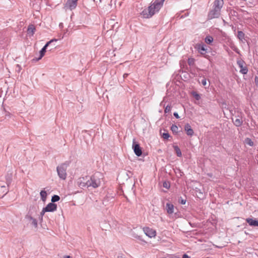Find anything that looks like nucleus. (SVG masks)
Masks as SVG:
<instances>
[{
  "label": "nucleus",
  "instance_id": "obj_24",
  "mask_svg": "<svg viewBox=\"0 0 258 258\" xmlns=\"http://www.w3.org/2000/svg\"><path fill=\"white\" fill-rule=\"evenodd\" d=\"M233 122L236 126H240L242 123V121L240 119L236 118L233 121Z\"/></svg>",
  "mask_w": 258,
  "mask_h": 258
},
{
  "label": "nucleus",
  "instance_id": "obj_9",
  "mask_svg": "<svg viewBox=\"0 0 258 258\" xmlns=\"http://www.w3.org/2000/svg\"><path fill=\"white\" fill-rule=\"evenodd\" d=\"M143 231L145 234L148 237L152 238L156 236V231L149 227H144Z\"/></svg>",
  "mask_w": 258,
  "mask_h": 258
},
{
  "label": "nucleus",
  "instance_id": "obj_32",
  "mask_svg": "<svg viewBox=\"0 0 258 258\" xmlns=\"http://www.w3.org/2000/svg\"><path fill=\"white\" fill-rule=\"evenodd\" d=\"M188 63L189 66H192L194 63V59H188Z\"/></svg>",
  "mask_w": 258,
  "mask_h": 258
},
{
  "label": "nucleus",
  "instance_id": "obj_4",
  "mask_svg": "<svg viewBox=\"0 0 258 258\" xmlns=\"http://www.w3.org/2000/svg\"><path fill=\"white\" fill-rule=\"evenodd\" d=\"M89 176H88L80 177L78 179L77 184L79 187L81 188L84 187H89Z\"/></svg>",
  "mask_w": 258,
  "mask_h": 258
},
{
  "label": "nucleus",
  "instance_id": "obj_33",
  "mask_svg": "<svg viewBox=\"0 0 258 258\" xmlns=\"http://www.w3.org/2000/svg\"><path fill=\"white\" fill-rule=\"evenodd\" d=\"M45 212H47V211H45V208H44L42 209V211L40 212V216H41V219H42V217Z\"/></svg>",
  "mask_w": 258,
  "mask_h": 258
},
{
  "label": "nucleus",
  "instance_id": "obj_30",
  "mask_svg": "<svg viewBox=\"0 0 258 258\" xmlns=\"http://www.w3.org/2000/svg\"><path fill=\"white\" fill-rule=\"evenodd\" d=\"M171 106L169 105H167L164 109V112L165 113L169 112L170 111Z\"/></svg>",
  "mask_w": 258,
  "mask_h": 258
},
{
  "label": "nucleus",
  "instance_id": "obj_18",
  "mask_svg": "<svg viewBox=\"0 0 258 258\" xmlns=\"http://www.w3.org/2000/svg\"><path fill=\"white\" fill-rule=\"evenodd\" d=\"M184 130L186 132V134L188 136H191L193 135L194 132L193 130L191 128L190 125H189V124L187 123L185 125Z\"/></svg>",
  "mask_w": 258,
  "mask_h": 258
},
{
  "label": "nucleus",
  "instance_id": "obj_41",
  "mask_svg": "<svg viewBox=\"0 0 258 258\" xmlns=\"http://www.w3.org/2000/svg\"><path fill=\"white\" fill-rule=\"evenodd\" d=\"M128 76V74H124L123 75V78H126Z\"/></svg>",
  "mask_w": 258,
  "mask_h": 258
},
{
  "label": "nucleus",
  "instance_id": "obj_17",
  "mask_svg": "<svg viewBox=\"0 0 258 258\" xmlns=\"http://www.w3.org/2000/svg\"><path fill=\"white\" fill-rule=\"evenodd\" d=\"M246 221L251 226H258V220L252 218L246 219Z\"/></svg>",
  "mask_w": 258,
  "mask_h": 258
},
{
  "label": "nucleus",
  "instance_id": "obj_31",
  "mask_svg": "<svg viewBox=\"0 0 258 258\" xmlns=\"http://www.w3.org/2000/svg\"><path fill=\"white\" fill-rule=\"evenodd\" d=\"M12 175H8L7 176V182L8 184L11 182Z\"/></svg>",
  "mask_w": 258,
  "mask_h": 258
},
{
  "label": "nucleus",
  "instance_id": "obj_44",
  "mask_svg": "<svg viewBox=\"0 0 258 258\" xmlns=\"http://www.w3.org/2000/svg\"><path fill=\"white\" fill-rule=\"evenodd\" d=\"M236 52L237 53H239L238 51H237V50H236Z\"/></svg>",
  "mask_w": 258,
  "mask_h": 258
},
{
  "label": "nucleus",
  "instance_id": "obj_5",
  "mask_svg": "<svg viewBox=\"0 0 258 258\" xmlns=\"http://www.w3.org/2000/svg\"><path fill=\"white\" fill-rule=\"evenodd\" d=\"M57 41L56 39H53L47 42L46 44L43 46V47L40 51V56L39 57L36 59V60H40L45 54V53L46 51V49L48 46L50 45L51 43H53Z\"/></svg>",
  "mask_w": 258,
  "mask_h": 258
},
{
  "label": "nucleus",
  "instance_id": "obj_38",
  "mask_svg": "<svg viewBox=\"0 0 258 258\" xmlns=\"http://www.w3.org/2000/svg\"><path fill=\"white\" fill-rule=\"evenodd\" d=\"M163 186L164 187L166 188H168L169 187V186L168 185V183H166V182H164L163 183Z\"/></svg>",
  "mask_w": 258,
  "mask_h": 258
},
{
  "label": "nucleus",
  "instance_id": "obj_35",
  "mask_svg": "<svg viewBox=\"0 0 258 258\" xmlns=\"http://www.w3.org/2000/svg\"><path fill=\"white\" fill-rule=\"evenodd\" d=\"M179 202L182 205H184L186 203V200L181 198V200H179Z\"/></svg>",
  "mask_w": 258,
  "mask_h": 258
},
{
  "label": "nucleus",
  "instance_id": "obj_11",
  "mask_svg": "<svg viewBox=\"0 0 258 258\" xmlns=\"http://www.w3.org/2000/svg\"><path fill=\"white\" fill-rule=\"evenodd\" d=\"M196 48H197L199 52L202 55H204L207 53V46L204 44H197Z\"/></svg>",
  "mask_w": 258,
  "mask_h": 258
},
{
  "label": "nucleus",
  "instance_id": "obj_6",
  "mask_svg": "<svg viewBox=\"0 0 258 258\" xmlns=\"http://www.w3.org/2000/svg\"><path fill=\"white\" fill-rule=\"evenodd\" d=\"M221 10L213 8V9L211 10L208 15V17L209 19H212L214 18H218L220 15Z\"/></svg>",
  "mask_w": 258,
  "mask_h": 258
},
{
  "label": "nucleus",
  "instance_id": "obj_19",
  "mask_svg": "<svg viewBox=\"0 0 258 258\" xmlns=\"http://www.w3.org/2000/svg\"><path fill=\"white\" fill-rule=\"evenodd\" d=\"M41 199L42 201L45 202L46 201V198H47V193L46 191L42 190L40 191V193Z\"/></svg>",
  "mask_w": 258,
  "mask_h": 258
},
{
  "label": "nucleus",
  "instance_id": "obj_16",
  "mask_svg": "<svg viewBox=\"0 0 258 258\" xmlns=\"http://www.w3.org/2000/svg\"><path fill=\"white\" fill-rule=\"evenodd\" d=\"M224 4L223 0H215L213 8L221 9Z\"/></svg>",
  "mask_w": 258,
  "mask_h": 258
},
{
  "label": "nucleus",
  "instance_id": "obj_43",
  "mask_svg": "<svg viewBox=\"0 0 258 258\" xmlns=\"http://www.w3.org/2000/svg\"><path fill=\"white\" fill-rule=\"evenodd\" d=\"M17 67L19 68H18V70H19V71H20V68H21L19 64H17Z\"/></svg>",
  "mask_w": 258,
  "mask_h": 258
},
{
  "label": "nucleus",
  "instance_id": "obj_15",
  "mask_svg": "<svg viewBox=\"0 0 258 258\" xmlns=\"http://www.w3.org/2000/svg\"><path fill=\"white\" fill-rule=\"evenodd\" d=\"M165 210L168 214L171 215L174 213V206L170 202L167 203L165 206Z\"/></svg>",
  "mask_w": 258,
  "mask_h": 258
},
{
  "label": "nucleus",
  "instance_id": "obj_28",
  "mask_svg": "<svg viewBox=\"0 0 258 258\" xmlns=\"http://www.w3.org/2000/svg\"><path fill=\"white\" fill-rule=\"evenodd\" d=\"M192 95L197 100H199L201 99L200 95L196 92H192Z\"/></svg>",
  "mask_w": 258,
  "mask_h": 258
},
{
  "label": "nucleus",
  "instance_id": "obj_20",
  "mask_svg": "<svg viewBox=\"0 0 258 258\" xmlns=\"http://www.w3.org/2000/svg\"><path fill=\"white\" fill-rule=\"evenodd\" d=\"M175 152L178 157H181L182 155L180 149L177 146H174L173 147Z\"/></svg>",
  "mask_w": 258,
  "mask_h": 258
},
{
  "label": "nucleus",
  "instance_id": "obj_22",
  "mask_svg": "<svg viewBox=\"0 0 258 258\" xmlns=\"http://www.w3.org/2000/svg\"><path fill=\"white\" fill-rule=\"evenodd\" d=\"M35 30V29L33 25L29 26L27 30L28 34H31L33 35L34 33Z\"/></svg>",
  "mask_w": 258,
  "mask_h": 258
},
{
  "label": "nucleus",
  "instance_id": "obj_27",
  "mask_svg": "<svg viewBox=\"0 0 258 258\" xmlns=\"http://www.w3.org/2000/svg\"><path fill=\"white\" fill-rule=\"evenodd\" d=\"M245 142L247 145H248L250 146H252L253 145V142L249 138H246L245 140Z\"/></svg>",
  "mask_w": 258,
  "mask_h": 258
},
{
  "label": "nucleus",
  "instance_id": "obj_29",
  "mask_svg": "<svg viewBox=\"0 0 258 258\" xmlns=\"http://www.w3.org/2000/svg\"><path fill=\"white\" fill-rule=\"evenodd\" d=\"M170 135L168 133H164L162 134V138L164 139H168Z\"/></svg>",
  "mask_w": 258,
  "mask_h": 258
},
{
  "label": "nucleus",
  "instance_id": "obj_14",
  "mask_svg": "<svg viewBox=\"0 0 258 258\" xmlns=\"http://www.w3.org/2000/svg\"><path fill=\"white\" fill-rule=\"evenodd\" d=\"M57 205L56 204L50 203H49L45 207V211L47 212H54L56 210Z\"/></svg>",
  "mask_w": 258,
  "mask_h": 258
},
{
  "label": "nucleus",
  "instance_id": "obj_42",
  "mask_svg": "<svg viewBox=\"0 0 258 258\" xmlns=\"http://www.w3.org/2000/svg\"><path fill=\"white\" fill-rule=\"evenodd\" d=\"M63 258H71V257L69 255H66L63 257Z\"/></svg>",
  "mask_w": 258,
  "mask_h": 258
},
{
  "label": "nucleus",
  "instance_id": "obj_23",
  "mask_svg": "<svg viewBox=\"0 0 258 258\" xmlns=\"http://www.w3.org/2000/svg\"><path fill=\"white\" fill-rule=\"evenodd\" d=\"M205 41L207 44H210L213 41V38L211 36H207L205 39Z\"/></svg>",
  "mask_w": 258,
  "mask_h": 258
},
{
  "label": "nucleus",
  "instance_id": "obj_39",
  "mask_svg": "<svg viewBox=\"0 0 258 258\" xmlns=\"http://www.w3.org/2000/svg\"><path fill=\"white\" fill-rule=\"evenodd\" d=\"M182 258H190L187 254H184L182 256Z\"/></svg>",
  "mask_w": 258,
  "mask_h": 258
},
{
  "label": "nucleus",
  "instance_id": "obj_7",
  "mask_svg": "<svg viewBox=\"0 0 258 258\" xmlns=\"http://www.w3.org/2000/svg\"><path fill=\"white\" fill-rule=\"evenodd\" d=\"M237 63L239 67L240 68L239 72L243 75L246 74L247 73L248 70L247 67L244 65V61L241 59L238 60L237 61Z\"/></svg>",
  "mask_w": 258,
  "mask_h": 258
},
{
  "label": "nucleus",
  "instance_id": "obj_21",
  "mask_svg": "<svg viewBox=\"0 0 258 258\" xmlns=\"http://www.w3.org/2000/svg\"><path fill=\"white\" fill-rule=\"evenodd\" d=\"M244 33L241 31H238L237 32V37L240 40L242 41L244 39Z\"/></svg>",
  "mask_w": 258,
  "mask_h": 258
},
{
  "label": "nucleus",
  "instance_id": "obj_10",
  "mask_svg": "<svg viewBox=\"0 0 258 258\" xmlns=\"http://www.w3.org/2000/svg\"><path fill=\"white\" fill-rule=\"evenodd\" d=\"M77 1L78 0H68L66 4V7L71 10L75 9L77 5Z\"/></svg>",
  "mask_w": 258,
  "mask_h": 258
},
{
  "label": "nucleus",
  "instance_id": "obj_40",
  "mask_svg": "<svg viewBox=\"0 0 258 258\" xmlns=\"http://www.w3.org/2000/svg\"><path fill=\"white\" fill-rule=\"evenodd\" d=\"M50 45H52V48H51L50 50H51V49H53L54 48H55V44H53L52 43H51Z\"/></svg>",
  "mask_w": 258,
  "mask_h": 258
},
{
  "label": "nucleus",
  "instance_id": "obj_3",
  "mask_svg": "<svg viewBox=\"0 0 258 258\" xmlns=\"http://www.w3.org/2000/svg\"><path fill=\"white\" fill-rule=\"evenodd\" d=\"M67 165L66 163H62L56 167V171L59 178L65 180L67 178Z\"/></svg>",
  "mask_w": 258,
  "mask_h": 258
},
{
  "label": "nucleus",
  "instance_id": "obj_13",
  "mask_svg": "<svg viewBox=\"0 0 258 258\" xmlns=\"http://www.w3.org/2000/svg\"><path fill=\"white\" fill-rule=\"evenodd\" d=\"M26 215L36 216L37 215V208L34 206H30Z\"/></svg>",
  "mask_w": 258,
  "mask_h": 258
},
{
  "label": "nucleus",
  "instance_id": "obj_1",
  "mask_svg": "<svg viewBox=\"0 0 258 258\" xmlns=\"http://www.w3.org/2000/svg\"><path fill=\"white\" fill-rule=\"evenodd\" d=\"M165 0H156L155 2L148 7L147 9H144L141 13V15L144 18H150L152 17L156 13L159 11L163 6Z\"/></svg>",
  "mask_w": 258,
  "mask_h": 258
},
{
  "label": "nucleus",
  "instance_id": "obj_2",
  "mask_svg": "<svg viewBox=\"0 0 258 258\" xmlns=\"http://www.w3.org/2000/svg\"><path fill=\"white\" fill-rule=\"evenodd\" d=\"M103 175L99 172L95 173L89 176V187H92L94 188L99 187L102 181Z\"/></svg>",
  "mask_w": 258,
  "mask_h": 258
},
{
  "label": "nucleus",
  "instance_id": "obj_34",
  "mask_svg": "<svg viewBox=\"0 0 258 258\" xmlns=\"http://www.w3.org/2000/svg\"><path fill=\"white\" fill-rule=\"evenodd\" d=\"M201 84L203 85V86H206V84H207V80L205 78H204L202 80H201Z\"/></svg>",
  "mask_w": 258,
  "mask_h": 258
},
{
  "label": "nucleus",
  "instance_id": "obj_12",
  "mask_svg": "<svg viewBox=\"0 0 258 258\" xmlns=\"http://www.w3.org/2000/svg\"><path fill=\"white\" fill-rule=\"evenodd\" d=\"M35 216L26 215L25 218L28 221L31 222V224L33 225L35 228H37L38 223L36 219L35 218Z\"/></svg>",
  "mask_w": 258,
  "mask_h": 258
},
{
  "label": "nucleus",
  "instance_id": "obj_8",
  "mask_svg": "<svg viewBox=\"0 0 258 258\" xmlns=\"http://www.w3.org/2000/svg\"><path fill=\"white\" fill-rule=\"evenodd\" d=\"M133 149L135 154L138 157H140L142 154V149L139 144L134 141L133 143Z\"/></svg>",
  "mask_w": 258,
  "mask_h": 258
},
{
  "label": "nucleus",
  "instance_id": "obj_26",
  "mask_svg": "<svg viewBox=\"0 0 258 258\" xmlns=\"http://www.w3.org/2000/svg\"><path fill=\"white\" fill-rule=\"evenodd\" d=\"M60 199V197L57 195H54L51 198L52 203H54L58 201Z\"/></svg>",
  "mask_w": 258,
  "mask_h": 258
},
{
  "label": "nucleus",
  "instance_id": "obj_36",
  "mask_svg": "<svg viewBox=\"0 0 258 258\" xmlns=\"http://www.w3.org/2000/svg\"><path fill=\"white\" fill-rule=\"evenodd\" d=\"M255 85L258 87V77L255 76L254 78Z\"/></svg>",
  "mask_w": 258,
  "mask_h": 258
},
{
  "label": "nucleus",
  "instance_id": "obj_25",
  "mask_svg": "<svg viewBox=\"0 0 258 258\" xmlns=\"http://www.w3.org/2000/svg\"><path fill=\"white\" fill-rule=\"evenodd\" d=\"M171 130L172 131L173 133L176 134L178 133V128L176 125L172 124V126H171Z\"/></svg>",
  "mask_w": 258,
  "mask_h": 258
},
{
  "label": "nucleus",
  "instance_id": "obj_37",
  "mask_svg": "<svg viewBox=\"0 0 258 258\" xmlns=\"http://www.w3.org/2000/svg\"><path fill=\"white\" fill-rule=\"evenodd\" d=\"M173 115L176 118H179V116L177 112H174L173 113Z\"/></svg>",
  "mask_w": 258,
  "mask_h": 258
}]
</instances>
